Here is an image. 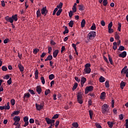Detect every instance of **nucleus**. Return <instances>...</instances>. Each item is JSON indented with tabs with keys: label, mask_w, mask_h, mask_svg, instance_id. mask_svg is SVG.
Masks as SVG:
<instances>
[{
	"label": "nucleus",
	"mask_w": 128,
	"mask_h": 128,
	"mask_svg": "<svg viewBox=\"0 0 128 128\" xmlns=\"http://www.w3.org/2000/svg\"><path fill=\"white\" fill-rule=\"evenodd\" d=\"M58 124H60V121L56 120V122L55 127L56 128H58Z\"/></svg>",
	"instance_id": "nucleus-55"
},
{
	"label": "nucleus",
	"mask_w": 128,
	"mask_h": 128,
	"mask_svg": "<svg viewBox=\"0 0 128 128\" xmlns=\"http://www.w3.org/2000/svg\"><path fill=\"white\" fill-rule=\"evenodd\" d=\"M72 126L74 128H78V122H76L72 123Z\"/></svg>",
	"instance_id": "nucleus-33"
},
{
	"label": "nucleus",
	"mask_w": 128,
	"mask_h": 128,
	"mask_svg": "<svg viewBox=\"0 0 128 128\" xmlns=\"http://www.w3.org/2000/svg\"><path fill=\"white\" fill-rule=\"evenodd\" d=\"M48 11L46 10V7H43L41 10V14L46 16L48 14Z\"/></svg>",
	"instance_id": "nucleus-5"
},
{
	"label": "nucleus",
	"mask_w": 128,
	"mask_h": 128,
	"mask_svg": "<svg viewBox=\"0 0 128 128\" xmlns=\"http://www.w3.org/2000/svg\"><path fill=\"white\" fill-rule=\"evenodd\" d=\"M36 16H37V18H40V16H42V14H40V9H38L36 11Z\"/></svg>",
	"instance_id": "nucleus-30"
},
{
	"label": "nucleus",
	"mask_w": 128,
	"mask_h": 128,
	"mask_svg": "<svg viewBox=\"0 0 128 128\" xmlns=\"http://www.w3.org/2000/svg\"><path fill=\"white\" fill-rule=\"evenodd\" d=\"M23 120L24 122H28V117L26 116L24 118Z\"/></svg>",
	"instance_id": "nucleus-46"
},
{
	"label": "nucleus",
	"mask_w": 128,
	"mask_h": 128,
	"mask_svg": "<svg viewBox=\"0 0 128 128\" xmlns=\"http://www.w3.org/2000/svg\"><path fill=\"white\" fill-rule=\"evenodd\" d=\"M119 118L120 120H124V115L122 114L119 115Z\"/></svg>",
	"instance_id": "nucleus-57"
},
{
	"label": "nucleus",
	"mask_w": 128,
	"mask_h": 128,
	"mask_svg": "<svg viewBox=\"0 0 128 128\" xmlns=\"http://www.w3.org/2000/svg\"><path fill=\"white\" fill-rule=\"evenodd\" d=\"M127 72H128V69L127 70L122 69V70H121L122 74H126Z\"/></svg>",
	"instance_id": "nucleus-42"
},
{
	"label": "nucleus",
	"mask_w": 128,
	"mask_h": 128,
	"mask_svg": "<svg viewBox=\"0 0 128 128\" xmlns=\"http://www.w3.org/2000/svg\"><path fill=\"white\" fill-rule=\"evenodd\" d=\"M99 82H106V78L102 76H100L99 78Z\"/></svg>",
	"instance_id": "nucleus-18"
},
{
	"label": "nucleus",
	"mask_w": 128,
	"mask_h": 128,
	"mask_svg": "<svg viewBox=\"0 0 128 128\" xmlns=\"http://www.w3.org/2000/svg\"><path fill=\"white\" fill-rule=\"evenodd\" d=\"M119 58H124L126 56V52L124 51L118 55Z\"/></svg>",
	"instance_id": "nucleus-9"
},
{
	"label": "nucleus",
	"mask_w": 128,
	"mask_h": 128,
	"mask_svg": "<svg viewBox=\"0 0 128 128\" xmlns=\"http://www.w3.org/2000/svg\"><path fill=\"white\" fill-rule=\"evenodd\" d=\"M84 72L85 74H90V72H92V69H90V68H85L84 69Z\"/></svg>",
	"instance_id": "nucleus-16"
},
{
	"label": "nucleus",
	"mask_w": 128,
	"mask_h": 128,
	"mask_svg": "<svg viewBox=\"0 0 128 128\" xmlns=\"http://www.w3.org/2000/svg\"><path fill=\"white\" fill-rule=\"evenodd\" d=\"M62 2H60L58 5L57 6V8H62Z\"/></svg>",
	"instance_id": "nucleus-45"
},
{
	"label": "nucleus",
	"mask_w": 128,
	"mask_h": 128,
	"mask_svg": "<svg viewBox=\"0 0 128 128\" xmlns=\"http://www.w3.org/2000/svg\"><path fill=\"white\" fill-rule=\"evenodd\" d=\"M77 100L78 104H82L83 101H82V92H80L78 93Z\"/></svg>",
	"instance_id": "nucleus-2"
},
{
	"label": "nucleus",
	"mask_w": 128,
	"mask_h": 128,
	"mask_svg": "<svg viewBox=\"0 0 128 128\" xmlns=\"http://www.w3.org/2000/svg\"><path fill=\"white\" fill-rule=\"evenodd\" d=\"M2 68L3 72H6L8 70V68L6 67V66H2Z\"/></svg>",
	"instance_id": "nucleus-43"
},
{
	"label": "nucleus",
	"mask_w": 128,
	"mask_h": 128,
	"mask_svg": "<svg viewBox=\"0 0 128 128\" xmlns=\"http://www.w3.org/2000/svg\"><path fill=\"white\" fill-rule=\"evenodd\" d=\"M109 62H110V64H114V62H112V58H110V55L108 56Z\"/></svg>",
	"instance_id": "nucleus-35"
},
{
	"label": "nucleus",
	"mask_w": 128,
	"mask_h": 128,
	"mask_svg": "<svg viewBox=\"0 0 128 128\" xmlns=\"http://www.w3.org/2000/svg\"><path fill=\"white\" fill-rule=\"evenodd\" d=\"M94 90V86H87L85 90V94H88V92H92Z\"/></svg>",
	"instance_id": "nucleus-6"
},
{
	"label": "nucleus",
	"mask_w": 128,
	"mask_h": 128,
	"mask_svg": "<svg viewBox=\"0 0 128 128\" xmlns=\"http://www.w3.org/2000/svg\"><path fill=\"white\" fill-rule=\"evenodd\" d=\"M102 113L106 114V112H110V107L107 104H105L102 106Z\"/></svg>",
	"instance_id": "nucleus-1"
},
{
	"label": "nucleus",
	"mask_w": 128,
	"mask_h": 128,
	"mask_svg": "<svg viewBox=\"0 0 128 128\" xmlns=\"http://www.w3.org/2000/svg\"><path fill=\"white\" fill-rule=\"evenodd\" d=\"M50 93V89L46 90L45 91L44 94L45 96H48Z\"/></svg>",
	"instance_id": "nucleus-36"
},
{
	"label": "nucleus",
	"mask_w": 128,
	"mask_h": 128,
	"mask_svg": "<svg viewBox=\"0 0 128 128\" xmlns=\"http://www.w3.org/2000/svg\"><path fill=\"white\" fill-rule=\"evenodd\" d=\"M72 47L74 48L75 52H76V44H72Z\"/></svg>",
	"instance_id": "nucleus-50"
},
{
	"label": "nucleus",
	"mask_w": 128,
	"mask_h": 128,
	"mask_svg": "<svg viewBox=\"0 0 128 128\" xmlns=\"http://www.w3.org/2000/svg\"><path fill=\"white\" fill-rule=\"evenodd\" d=\"M68 26H70V28H72L74 26V21L73 20L70 21V22L68 23Z\"/></svg>",
	"instance_id": "nucleus-41"
},
{
	"label": "nucleus",
	"mask_w": 128,
	"mask_h": 128,
	"mask_svg": "<svg viewBox=\"0 0 128 128\" xmlns=\"http://www.w3.org/2000/svg\"><path fill=\"white\" fill-rule=\"evenodd\" d=\"M124 50L125 48L122 46H120L119 48H118V50H120V52H122V50Z\"/></svg>",
	"instance_id": "nucleus-26"
},
{
	"label": "nucleus",
	"mask_w": 128,
	"mask_h": 128,
	"mask_svg": "<svg viewBox=\"0 0 128 128\" xmlns=\"http://www.w3.org/2000/svg\"><path fill=\"white\" fill-rule=\"evenodd\" d=\"M58 50H56L53 52V56L54 58H56L58 54Z\"/></svg>",
	"instance_id": "nucleus-17"
},
{
	"label": "nucleus",
	"mask_w": 128,
	"mask_h": 128,
	"mask_svg": "<svg viewBox=\"0 0 128 128\" xmlns=\"http://www.w3.org/2000/svg\"><path fill=\"white\" fill-rule=\"evenodd\" d=\"M96 128H102V126H100V124H96Z\"/></svg>",
	"instance_id": "nucleus-64"
},
{
	"label": "nucleus",
	"mask_w": 128,
	"mask_h": 128,
	"mask_svg": "<svg viewBox=\"0 0 128 128\" xmlns=\"http://www.w3.org/2000/svg\"><path fill=\"white\" fill-rule=\"evenodd\" d=\"M89 114L90 116V118L92 120V116L94 115V113L92 112V110H89Z\"/></svg>",
	"instance_id": "nucleus-39"
},
{
	"label": "nucleus",
	"mask_w": 128,
	"mask_h": 128,
	"mask_svg": "<svg viewBox=\"0 0 128 128\" xmlns=\"http://www.w3.org/2000/svg\"><path fill=\"white\" fill-rule=\"evenodd\" d=\"M126 82H124V81H122L120 84V88H122V90H124V88L126 86Z\"/></svg>",
	"instance_id": "nucleus-14"
},
{
	"label": "nucleus",
	"mask_w": 128,
	"mask_h": 128,
	"mask_svg": "<svg viewBox=\"0 0 128 128\" xmlns=\"http://www.w3.org/2000/svg\"><path fill=\"white\" fill-rule=\"evenodd\" d=\"M84 26H86V20L83 19L81 22V28H84Z\"/></svg>",
	"instance_id": "nucleus-24"
},
{
	"label": "nucleus",
	"mask_w": 128,
	"mask_h": 128,
	"mask_svg": "<svg viewBox=\"0 0 128 128\" xmlns=\"http://www.w3.org/2000/svg\"><path fill=\"white\" fill-rule=\"evenodd\" d=\"M115 38L116 40H120V35L116 32L115 34Z\"/></svg>",
	"instance_id": "nucleus-31"
},
{
	"label": "nucleus",
	"mask_w": 128,
	"mask_h": 128,
	"mask_svg": "<svg viewBox=\"0 0 128 128\" xmlns=\"http://www.w3.org/2000/svg\"><path fill=\"white\" fill-rule=\"evenodd\" d=\"M55 76L54 75V74H51L50 75H49V80H54V78Z\"/></svg>",
	"instance_id": "nucleus-32"
},
{
	"label": "nucleus",
	"mask_w": 128,
	"mask_h": 128,
	"mask_svg": "<svg viewBox=\"0 0 128 128\" xmlns=\"http://www.w3.org/2000/svg\"><path fill=\"white\" fill-rule=\"evenodd\" d=\"M101 26H106V22H104V20L101 21Z\"/></svg>",
	"instance_id": "nucleus-58"
},
{
	"label": "nucleus",
	"mask_w": 128,
	"mask_h": 128,
	"mask_svg": "<svg viewBox=\"0 0 128 128\" xmlns=\"http://www.w3.org/2000/svg\"><path fill=\"white\" fill-rule=\"evenodd\" d=\"M90 63L86 64L85 65V68H90Z\"/></svg>",
	"instance_id": "nucleus-56"
},
{
	"label": "nucleus",
	"mask_w": 128,
	"mask_h": 128,
	"mask_svg": "<svg viewBox=\"0 0 128 128\" xmlns=\"http://www.w3.org/2000/svg\"><path fill=\"white\" fill-rule=\"evenodd\" d=\"M46 120L48 124H54L56 120L54 119H50L48 118H46Z\"/></svg>",
	"instance_id": "nucleus-7"
},
{
	"label": "nucleus",
	"mask_w": 128,
	"mask_h": 128,
	"mask_svg": "<svg viewBox=\"0 0 128 128\" xmlns=\"http://www.w3.org/2000/svg\"><path fill=\"white\" fill-rule=\"evenodd\" d=\"M108 4V0H103V5L104 6H106V4Z\"/></svg>",
	"instance_id": "nucleus-49"
},
{
	"label": "nucleus",
	"mask_w": 128,
	"mask_h": 128,
	"mask_svg": "<svg viewBox=\"0 0 128 128\" xmlns=\"http://www.w3.org/2000/svg\"><path fill=\"white\" fill-rule=\"evenodd\" d=\"M106 88H110V84L108 81H106L105 82Z\"/></svg>",
	"instance_id": "nucleus-47"
},
{
	"label": "nucleus",
	"mask_w": 128,
	"mask_h": 128,
	"mask_svg": "<svg viewBox=\"0 0 128 128\" xmlns=\"http://www.w3.org/2000/svg\"><path fill=\"white\" fill-rule=\"evenodd\" d=\"M18 68L20 72H24V68L20 64H18Z\"/></svg>",
	"instance_id": "nucleus-13"
},
{
	"label": "nucleus",
	"mask_w": 128,
	"mask_h": 128,
	"mask_svg": "<svg viewBox=\"0 0 128 128\" xmlns=\"http://www.w3.org/2000/svg\"><path fill=\"white\" fill-rule=\"evenodd\" d=\"M112 28V22H111L108 25V29Z\"/></svg>",
	"instance_id": "nucleus-52"
},
{
	"label": "nucleus",
	"mask_w": 128,
	"mask_h": 128,
	"mask_svg": "<svg viewBox=\"0 0 128 128\" xmlns=\"http://www.w3.org/2000/svg\"><path fill=\"white\" fill-rule=\"evenodd\" d=\"M108 32L109 34H112L114 32V30L112 29V28H108Z\"/></svg>",
	"instance_id": "nucleus-51"
},
{
	"label": "nucleus",
	"mask_w": 128,
	"mask_h": 128,
	"mask_svg": "<svg viewBox=\"0 0 128 128\" xmlns=\"http://www.w3.org/2000/svg\"><path fill=\"white\" fill-rule=\"evenodd\" d=\"M72 12H74L72 11V10H70V12H69V16L70 18H72Z\"/></svg>",
	"instance_id": "nucleus-61"
},
{
	"label": "nucleus",
	"mask_w": 128,
	"mask_h": 128,
	"mask_svg": "<svg viewBox=\"0 0 128 128\" xmlns=\"http://www.w3.org/2000/svg\"><path fill=\"white\" fill-rule=\"evenodd\" d=\"M42 90V88H40V86H37L36 87V92H37L38 94H40Z\"/></svg>",
	"instance_id": "nucleus-11"
},
{
	"label": "nucleus",
	"mask_w": 128,
	"mask_h": 128,
	"mask_svg": "<svg viewBox=\"0 0 128 128\" xmlns=\"http://www.w3.org/2000/svg\"><path fill=\"white\" fill-rule=\"evenodd\" d=\"M12 20H14L15 22H17L18 20V14H15L14 16H12Z\"/></svg>",
	"instance_id": "nucleus-23"
},
{
	"label": "nucleus",
	"mask_w": 128,
	"mask_h": 128,
	"mask_svg": "<svg viewBox=\"0 0 128 128\" xmlns=\"http://www.w3.org/2000/svg\"><path fill=\"white\" fill-rule=\"evenodd\" d=\"M78 10H84V5L79 4L78 5Z\"/></svg>",
	"instance_id": "nucleus-25"
},
{
	"label": "nucleus",
	"mask_w": 128,
	"mask_h": 128,
	"mask_svg": "<svg viewBox=\"0 0 128 128\" xmlns=\"http://www.w3.org/2000/svg\"><path fill=\"white\" fill-rule=\"evenodd\" d=\"M24 122V124L23 126H24V128H26V126H28V122Z\"/></svg>",
	"instance_id": "nucleus-62"
},
{
	"label": "nucleus",
	"mask_w": 128,
	"mask_h": 128,
	"mask_svg": "<svg viewBox=\"0 0 128 128\" xmlns=\"http://www.w3.org/2000/svg\"><path fill=\"white\" fill-rule=\"evenodd\" d=\"M108 124L109 126V128H112L114 126V123L112 122H108Z\"/></svg>",
	"instance_id": "nucleus-29"
},
{
	"label": "nucleus",
	"mask_w": 128,
	"mask_h": 128,
	"mask_svg": "<svg viewBox=\"0 0 128 128\" xmlns=\"http://www.w3.org/2000/svg\"><path fill=\"white\" fill-rule=\"evenodd\" d=\"M20 112V111H14V112L11 114V116H14V115L18 116Z\"/></svg>",
	"instance_id": "nucleus-19"
},
{
	"label": "nucleus",
	"mask_w": 128,
	"mask_h": 128,
	"mask_svg": "<svg viewBox=\"0 0 128 128\" xmlns=\"http://www.w3.org/2000/svg\"><path fill=\"white\" fill-rule=\"evenodd\" d=\"M10 78V76L6 75L4 77V80H8Z\"/></svg>",
	"instance_id": "nucleus-63"
},
{
	"label": "nucleus",
	"mask_w": 128,
	"mask_h": 128,
	"mask_svg": "<svg viewBox=\"0 0 128 128\" xmlns=\"http://www.w3.org/2000/svg\"><path fill=\"white\" fill-rule=\"evenodd\" d=\"M52 118V120L58 118V114H56L55 115H54Z\"/></svg>",
	"instance_id": "nucleus-48"
},
{
	"label": "nucleus",
	"mask_w": 128,
	"mask_h": 128,
	"mask_svg": "<svg viewBox=\"0 0 128 128\" xmlns=\"http://www.w3.org/2000/svg\"><path fill=\"white\" fill-rule=\"evenodd\" d=\"M38 52H40V50L38 48H35L34 50L33 53L34 54H36Z\"/></svg>",
	"instance_id": "nucleus-40"
},
{
	"label": "nucleus",
	"mask_w": 128,
	"mask_h": 128,
	"mask_svg": "<svg viewBox=\"0 0 128 128\" xmlns=\"http://www.w3.org/2000/svg\"><path fill=\"white\" fill-rule=\"evenodd\" d=\"M40 80L43 84H46V80H44V77L42 76L40 78Z\"/></svg>",
	"instance_id": "nucleus-37"
},
{
	"label": "nucleus",
	"mask_w": 128,
	"mask_h": 128,
	"mask_svg": "<svg viewBox=\"0 0 128 128\" xmlns=\"http://www.w3.org/2000/svg\"><path fill=\"white\" fill-rule=\"evenodd\" d=\"M86 82V78L84 77H82V78H81L80 84L82 88V86H84V82Z\"/></svg>",
	"instance_id": "nucleus-10"
},
{
	"label": "nucleus",
	"mask_w": 128,
	"mask_h": 128,
	"mask_svg": "<svg viewBox=\"0 0 128 128\" xmlns=\"http://www.w3.org/2000/svg\"><path fill=\"white\" fill-rule=\"evenodd\" d=\"M96 24L94 23L92 24V26L90 28V30H96Z\"/></svg>",
	"instance_id": "nucleus-27"
},
{
	"label": "nucleus",
	"mask_w": 128,
	"mask_h": 128,
	"mask_svg": "<svg viewBox=\"0 0 128 128\" xmlns=\"http://www.w3.org/2000/svg\"><path fill=\"white\" fill-rule=\"evenodd\" d=\"M64 34H68V27L65 26L64 31L63 32Z\"/></svg>",
	"instance_id": "nucleus-34"
},
{
	"label": "nucleus",
	"mask_w": 128,
	"mask_h": 128,
	"mask_svg": "<svg viewBox=\"0 0 128 128\" xmlns=\"http://www.w3.org/2000/svg\"><path fill=\"white\" fill-rule=\"evenodd\" d=\"M6 20L8 22H10V24H12L14 22V20H12V17H10L9 16H6L5 18Z\"/></svg>",
	"instance_id": "nucleus-8"
},
{
	"label": "nucleus",
	"mask_w": 128,
	"mask_h": 128,
	"mask_svg": "<svg viewBox=\"0 0 128 128\" xmlns=\"http://www.w3.org/2000/svg\"><path fill=\"white\" fill-rule=\"evenodd\" d=\"M30 98V93H26L24 94V96H23L24 100H26V98Z\"/></svg>",
	"instance_id": "nucleus-12"
},
{
	"label": "nucleus",
	"mask_w": 128,
	"mask_h": 128,
	"mask_svg": "<svg viewBox=\"0 0 128 128\" xmlns=\"http://www.w3.org/2000/svg\"><path fill=\"white\" fill-rule=\"evenodd\" d=\"M52 60V56L49 55L48 56L46 59H45V62H48V60Z\"/></svg>",
	"instance_id": "nucleus-21"
},
{
	"label": "nucleus",
	"mask_w": 128,
	"mask_h": 128,
	"mask_svg": "<svg viewBox=\"0 0 128 128\" xmlns=\"http://www.w3.org/2000/svg\"><path fill=\"white\" fill-rule=\"evenodd\" d=\"M117 43L116 42H114L113 43V46H112V48L113 50H116V48H118V46H117Z\"/></svg>",
	"instance_id": "nucleus-22"
},
{
	"label": "nucleus",
	"mask_w": 128,
	"mask_h": 128,
	"mask_svg": "<svg viewBox=\"0 0 128 128\" xmlns=\"http://www.w3.org/2000/svg\"><path fill=\"white\" fill-rule=\"evenodd\" d=\"M106 96V92H104L101 93V95L100 96V98L101 100H104V97Z\"/></svg>",
	"instance_id": "nucleus-20"
},
{
	"label": "nucleus",
	"mask_w": 128,
	"mask_h": 128,
	"mask_svg": "<svg viewBox=\"0 0 128 128\" xmlns=\"http://www.w3.org/2000/svg\"><path fill=\"white\" fill-rule=\"evenodd\" d=\"M44 106V102H42L40 104H36V110H42Z\"/></svg>",
	"instance_id": "nucleus-4"
},
{
	"label": "nucleus",
	"mask_w": 128,
	"mask_h": 128,
	"mask_svg": "<svg viewBox=\"0 0 128 128\" xmlns=\"http://www.w3.org/2000/svg\"><path fill=\"white\" fill-rule=\"evenodd\" d=\"M14 122H20V117L18 116H16L14 118H13Z\"/></svg>",
	"instance_id": "nucleus-15"
},
{
	"label": "nucleus",
	"mask_w": 128,
	"mask_h": 128,
	"mask_svg": "<svg viewBox=\"0 0 128 128\" xmlns=\"http://www.w3.org/2000/svg\"><path fill=\"white\" fill-rule=\"evenodd\" d=\"M78 83L76 82H75L72 88V90H76V88H78Z\"/></svg>",
	"instance_id": "nucleus-28"
},
{
	"label": "nucleus",
	"mask_w": 128,
	"mask_h": 128,
	"mask_svg": "<svg viewBox=\"0 0 128 128\" xmlns=\"http://www.w3.org/2000/svg\"><path fill=\"white\" fill-rule=\"evenodd\" d=\"M62 9H60L59 10H58V11L57 12L56 14V16H60V14H62Z\"/></svg>",
	"instance_id": "nucleus-38"
},
{
	"label": "nucleus",
	"mask_w": 128,
	"mask_h": 128,
	"mask_svg": "<svg viewBox=\"0 0 128 128\" xmlns=\"http://www.w3.org/2000/svg\"><path fill=\"white\" fill-rule=\"evenodd\" d=\"M8 42H10V39L8 38H6L4 40V44H8Z\"/></svg>",
	"instance_id": "nucleus-60"
},
{
	"label": "nucleus",
	"mask_w": 128,
	"mask_h": 128,
	"mask_svg": "<svg viewBox=\"0 0 128 128\" xmlns=\"http://www.w3.org/2000/svg\"><path fill=\"white\" fill-rule=\"evenodd\" d=\"M7 84L10 86V84H12V78H10L9 80L7 81Z\"/></svg>",
	"instance_id": "nucleus-53"
},
{
	"label": "nucleus",
	"mask_w": 128,
	"mask_h": 128,
	"mask_svg": "<svg viewBox=\"0 0 128 128\" xmlns=\"http://www.w3.org/2000/svg\"><path fill=\"white\" fill-rule=\"evenodd\" d=\"M28 91L31 94H36V93H34V90L30 89Z\"/></svg>",
	"instance_id": "nucleus-54"
},
{
	"label": "nucleus",
	"mask_w": 128,
	"mask_h": 128,
	"mask_svg": "<svg viewBox=\"0 0 128 128\" xmlns=\"http://www.w3.org/2000/svg\"><path fill=\"white\" fill-rule=\"evenodd\" d=\"M125 126L126 128H128V119L126 120Z\"/></svg>",
	"instance_id": "nucleus-59"
},
{
	"label": "nucleus",
	"mask_w": 128,
	"mask_h": 128,
	"mask_svg": "<svg viewBox=\"0 0 128 128\" xmlns=\"http://www.w3.org/2000/svg\"><path fill=\"white\" fill-rule=\"evenodd\" d=\"M96 36V32L94 31H91L88 35V38L89 40H92Z\"/></svg>",
	"instance_id": "nucleus-3"
},
{
	"label": "nucleus",
	"mask_w": 128,
	"mask_h": 128,
	"mask_svg": "<svg viewBox=\"0 0 128 128\" xmlns=\"http://www.w3.org/2000/svg\"><path fill=\"white\" fill-rule=\"evenodd\" d=\"M10 103L12 106H14V104H16V100H14V99H12Z\"/></svg>",
	"instance_id": "nucleus-44"
}]
</instances>
